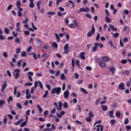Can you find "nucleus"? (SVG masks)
I'll list each match as a JSON object with an SVG mask.
<instances>
[{
  "mask_svg": "<svg viewBox=\"0 0 131 131\" xmlns=\"http://www.w3.org/2000/svg\"><path fill=\"white\" fill-rule=\"evenodd\" d=\"M16 7L18 10L17 15L18 17L21 18V17H22V12H23V8H21V1L18 0L16 2Z\"/></svg>",
  "mask_w": 131,
  "mask_h": 131,
  "instance_id": "1",
  "label": "nucleus"
},
{
  "mask_svg": "<svg viewBox=\"0 0 131 131\" xmlns=\"http://www.w3.org/2000/svg\"><path fill=\"white\" fill-rule=\"evenodd\" d=\"M61 91V87H55L52 89V90L51 92V94L52 95H54V94H56V95H60Z\"/></svg>",
  "mask_w": 131,
  "mask_h": 131,
  "instance_id": "2",
  "label": "nucleus"
},
{
  "mask_svg": "<svg viewBox=\"0 0 131 131\" xmlns=\"http://www.w3.org/2000/svg\"><path fill=\"white\" fill-rule=\"evenodd\" d=\"M20 73H21V71L20 69H17L14 70V72L13 73V76H15V79H17L19 78L20 76Z\"/></svg>",
  "mask_w": 131,
  "mask_h": 131,
  "instance_id": "3",
  "label": "nucleus"
},
{
  "mask_svg": "<svg viewBox=\"0 0 131 131\" xmlns=\"http://www.w3.org/2000/svg\"><path fill=\"white\" fill-rule=\"evenodd\" d=\"M96 31V29H95V26L94 24L92 25V31H89L87 34L88 37H92L93 34H95V32Z\"/></svg>",
  "mask_w": 131,
  "mask_h": 131,
  "instance_id": "4",
  "label": "nucleus"
},
{
  "mask_svg": "<svg viewBox=\"0 0 131 131\" xmlns=\"http://www.w3.org/2000/svg\"><path fill=\"white\" fill-rule=\"evenodd\" d=\"M8 86V84L7 83V80H5L2 84L1 88V92L2 93H4L5 92V90L7 89V87Z\"/></svg>",
  "mask_w": 131,
  "mask_h": 131,
  "instance_id": "5",
  "label": "nucleus"
},
{
  "mask_svg": "<svg viewBox=\"0 0 131 131\" xmlns=\"http://www.w3.org/2000/svg\"><path fill=\"white\" fill-rule=\"evenodd\" d=\"M79 12H85L86 13H89V12H90V8L88 6H86L85 8H80L79 9Z\"/></svg>",
  "mask_w": 131,
  "mask_h": 131,
  "instance_id": "6",
  "label": "nucleus"
},
{
  "mask_svg": "<svg viewBox=\"0 0 131 131\" xmlns=\"http://www.w3.org/2000/svg\"><path fill=\"white\" fill-rule=\"evenodd\" d=\"M69 47V44L66 43L64 46V54H67L68 55L69 54V50H68V47Z\"/></svg>",
  "mask_w": 131,
  "mask_h": 131,
  "instance_id": "7",
  "label": "nucleus"
},
{
  "mask_svg": "<svg viewBox=\"0 0 131 131\" xmlns=\"http://www.w3.org/2000/svg\"><path fill=\"white\" fill-rule=\"evenodd\" d=\"M125 85H124V83L122 82L120 83L119 85V89L121 90V91H125Z\"/></svg>",
  "mask_w": 131,
  "mask_h": 131,
  "instance_id": "8",
  "label": "nucleus"
},
{
  "mask_svg": "<svg viewBox=\"0 0 131 131\" xmlns=\"http://www.w3.org/2000/svg\"><path fill=\"white\" fill-rule=\"evenodd\" d=\"M27 73L28 74V78L29 80L33 81V79L31 76H33V72L29 71Z\"/></svg>",
  "mask_w": 131,
  "mask_h": 131,
  "instance_id": "9",
  "label": "nucleus"
},
{
  "mask_svg": "<svg viewBox=\"0 0 131 131\" xmlns=\"http://www.w3.org/2000/svg\"><path fill=\"white\" fill-rule=\"evenodd\" d=\"M63 96L64 99H68L69 97V91L66 90L63 93Z\"/></svg>",
  "mask_w": 131,
  "mask_h": 131,
  "instance_id": "10",
  "label": "nucleus"
},
{
  "mask_svg": "<svg viewBox=\"0 0 131 131\" xmlns=\"http://www.w3.org/2000/svg\"><path fill=\"white\" fill-rule=\"evenodd\" d=\"M29 2H30V4L29 5V7L31 9H32V8H34L35 6L34 3V0H30Z\"/></svg>",
  "mask_w": 131,
  "mask_h": 131,
  "instance_id": "11",
  "label": "nucleus"
},
{
  "mask_svg": "<svg viewBox=\"0 0 131 131\" xmlns=\"http://www.w3.org/2000/svg\"><path fill=\"white\" fill-rule=\"evenodd\" d=\"M110 71L113 74H114V73H115V71H116V68L114 67H111L110 68Z\"/></svg>",
  "mask_w": 131,
  "mask_h": 131,
  "instance_id": "12",
  "label": "nucleus"
},
{
  "mask_svg": "<svg viewBox=\"0 0 131 131\" xmlns=\"http://www.w3.org/2000/svg\"><path fill=\"white\" fill-rule=\"evenodd\" d=\"M109 113H110V115H109L110 117H112V118H115V116H114V115H113L114 114V110L110 111Z\"/></svg>",
  "mask_w": 131,
  "mask_h": 131,
  "instance_id": "13",
  "label": "nucleus"
},
{
  "mask_svg": "<svg viewBox=\"0 0 131 131\" xmlns=\"http://www.w3.org/2000/svg\"><path fill=\"white\" fill-rule=\"evenodd\" d=\"M102 60L103 62H105L106 63H107V62H109V57L107 56H104L103 57H102Z\"/></svg>",
  "mask_w": 131,
  "mask_h": 131,
  "instance_id": "14",
  "label": "nucleus"
},
{
  "mask_svg": "<svg viewBox=\"0 0 131 131\" xmlns=\"http://www.w3.org/2000/svg\"><path fill=\"white\" fill-rule=\"evenodd\" d=\"M5 104H6V100L2 99L0 101V107L2 109H3V106H4Z\"/></svg>",
  "mask_w": 131,
  "mask_h": 131,
  "instance_id": "15",
  "label": "nucleus"
},
{
  "mask_svg": "<svg viewBox=\"0 0 131 131\" xmlns=\"http://www.w3.org/2000/svg\"><path fill=\"white\" fill-rule=\"evenodd\" d=\"M85 53L84 52H81L80 55L81 59L82 60H85Z\"/></svg>",
  "mask_w": 131,
  "mask_h": 131,
  "instance_id": "16",
  "label": "nucleus"
},
{
  "mask_svg": "<svg viewBox=\"0 0 131 131\" xmlns=\"http://www.w3.org/2000/svg\"><path fill=\"white\" fill-rule=\"evenodd\" d=\"M123 75H126L127 76L129 74V71L127 70H124L122 72Z\"/></svg>",
  "mask_w": 131,
  "mask_h": 131,
  "instance_id": "17",
  "label": "nucleus"
},
{
  "mask_svg": "<svg viewBox=\"0 0 131 131\" xmlns=\"http://www.w3.org/2000/svg\"><path fill=\"white\" fill-rule=\"evenodd\" d=\"M0 40H5V37L3 36V30H2V29H0Z\"/></svg>",
  "mask_w": 131,
  "mask_h": 131,
  "instance_id": "18",
  "label": "nucleus"
},
{
  "mask_svg": "<svg viewBox=\"0 0 131 131\" xmlns=\"http://www.w3.org/2000/svg\"><path fill=\"white\" fill-rule=\"evenodd\" d=\"M59 107H57V110L58 111H61L62 110V106H63V104L61 102H58Z\"/></svg>",
  "mask_w": 131,
  "mask_h": 131,
  "instance_id": "19",
  "label": "nucleus"
},
{
  "mask_svg": "<svg viewBox=\"0 0 131 131\" xmlns=\"http://www.w3.org/2000/svg\"><path fill=\"white\" fill-rule=\"evenodd\" d=\"M37 107L38 108V110L39 113H42L43 110L42 109L41 106H40V105H39V104H38V105H37Z\"/></svg>",
  "mask_w": 131,
  "mask_h": 131,
  "instance_id": "20",
  "label": "nucleus"
},
{
  "mask_svg": "<svg viewBox=\"0 0 131 131\" xmlns=\"http://www.w3.org/2000/svg\"><path fill=\"white\" fill-rule=\"evenodd\" d=\"M101 107L103 111H107L108 110V106H107V105H101Z\"/></svg>",
  "mask_w": 131,
  "mask_h": 131,
  "instance_id": "21",
  "label": "nucleus"
},
{
  "mask_svg": "<svg viewBox=\"0 0 131 131\" xmlns=\"http://www.w3.org/2000/svg\"><path fill=\"white\" fill-rule=\"evenodd\" d=\"M80 90L81 91V92H82V93H83V94H85V95H88V94H89L88 91H86V90L84 89V88H81Z\"/></svg>",
  "mask_w": 131,
  "mask_h": 131,
  "instance_id": "22",
  "label": "nucleus"
},
{
  "mask_svg": "<svg viewBox=\"0 0 131 131\" xmlns=\"http://www.w3.org/2000/svg\"><path fill=\"white\" fill-rule=\"evenodd\" d=\"M94 116H95V115H94V114H93V112H92V111H90L89 113V117L90 118H93Z\"/></svg>",
  "mask_w": 131,
  "mask_h": 131,
  "instance_id": "23",
  "label": "nucleus"
},
{
  "mask_svg": "<svg viewBox=\"0 0 131 131\" xmlns=\"http://www.w3.org/2000/svg\"><path fill=\"white\" fill-rule=\"evenodd\" d=\"M99 65L100 67H101V68H103L104 67H105V66H106V64H105V63L103 62V61H100L99 63Z\"/></svg>",
  "mask_w": 131,
  "mask_h": 131,
  "instance_id": "24",
  "label": "nucleus"
},
{
  "mask_svg": "<svg viewBox=\"0 0 131 131\" xmlns=\"http://www.w3.org/2000/svg\"><path fill=\"white\" fill-rule=\"evenodd\" d=\"M75 64L76 65V66H77V67H80V61H79V60H76Z\"/></svg>",
  "mask_w": 131,
  "mask_h": 131,
  "instance_id": "25",
  "label": "nucleus"
},
{
  "mask_svg": "<svg viewBox=\"0 0 131 131\" xmlns=\"http://www.w3.org/2000/svg\"><path fill=\"white\" fill-rule=\"evenodd\" d=\"M23 122V119H20L16 122H15V125H19L20 124Z\"/></svg>",
  "mask_w": 131,
  "mask_h": 131,
  "instance_id": "26",
  "label": "nucleus"
},
{
  "mask_svg": "<svg viewBox=\"0 0 131 131\" xmlns=\"http://www.w3.org/2000/svg\"><path fill=\"white\" fill-rule=\"evenodd\" d=\"M110 27L111 28L113 31H117V28H114V26L110 25Z\"/></svg>",
  "mask_w": 131,
  "mask_h": 131,
  "instance_id": "27",
  "label": "nucleus"
},
{
  "mask_svg": "<svg viewBox=\"0 0 131 131\" xmlns=\"http://www.w3.org/2000/svg\"><path fill=\"white\" fill-rule=\"evenodd\" d=\"M109 45L112 48H114V49H116V46L113 45V42H112V40H110L109 41Z\"/></svg>",
  "mask_w": 131,
  "mask_h": 131,
  "instance_id": "28",
  "label": "nucleus"
},
{
  "mask_svg": "<svg viewBox=\"0 0 131 131\" xmlns=\"http://www.w3.org/2000/svg\"><path fill=\"white\" fill-rule=\"evenodd\" d=\"M95 46H98L99 48L104 47V45L101 43H95Z\"/></svg>",
  "mask_w": 131,
  "mask_h": 131,
  "instance_id": "29",
  "label": "nucleus"
},
{
  "mask_svg": "<svg viewBox=\"0 0 131 131\" xmlns=\"http://www.w3.org/2000/svg\"><path fill=\"white\" fill-rule=\"evenodd\" d=\"M11 101H13V97L10 96L7 99L8 104H11Z\"/></svg>",
  "mask_w": 131,
  "mask_h": 131,
  "instance_id": "30",
  "label": "nucleus"
},
{
  "mask_svg": "<svg viewBox=\"0 0 131 131\" xmlns=\"http://www.w3.org/2000/svg\"><path fill=\"white\" fill-rule=\"evenodd\" d=\"M115 115L118 118H120V117L121 116V114L120 113V112L118 111L116 113Z\"/></svg>",
  "mask_w": 131,
  "mask_h": 131,
  "instance_id": "31",
  "label": "nucleus"
},
{
  "mask_svg": "<svg viewBox=\"0 0 131 131\" xmlns=\"http://www.w3.org/2000/svg\"><path fill=\"white\" fill-rule=\"evenodd\" d=\"M31 55H33V57L34 58V60L36 61L37 60V56H36V54H35V53L31 52Z\"/></svg>",
  "mask_w": 131,
  "mask_h": 131,
  "instance_id": "32",
  "label": "nucleus"
},
{
  "mask_svg": "<svg viewBox=\"0 0 131 131\" xmlns=\"http://www.w3.org/2000/svg\"><path fill=\"white\" fill-rule=\"evenodd\" d=\"M21 57H26L27 56V54L25 51H22L20 53Z\"/></svg>",
  "mask_w": 131,
  "mask_h": 131,
  "instance_id": "33",
  "label": "nucleus"
},
{
  "mask_svg": "<svg viewBox=\"0 0 131 131\" xmlns=\"http://www.w3.org/2000/svg\"><path fill=\"white\" fill-rule=\"evenodd\" d=\"M113 37L114 38H118L119 37V33H115Z\"/></svg>",
  "mask_w": 131,
  "mask_h": 131,
  "instance_id": "34",
  "label": "nucleus"
},
{
  "mask_svg": "<svg viewBox=\"0 0 131 131\" xmlns=\"http://www.w3.org/2000/svg\"><path fill=\"white\" fill-rule=\"evenodd\" d=\"M105 21L107 23H110V22H111V19H110V18H109L108 16H106L105 17Z\"/></svg>",
  "mask_w": 131,
  "mask_h": 131,
  "instance_id": "35",
  "label": "nucleus"
},
{
  "mask_svg": "<svg viewBox=\"0 0 131 131\" xmlns=\"http://www.w3.org/2000/svg\"><path fill=\"white\" fill-rule=\"evenodd\" d=\"M47 15H52V16H53L54 15H56V12L53 11L48 12L47 13Z\"/></svg>",
  "mask_w": 131,
  "mask_h": 131,
  "instance_id": "36",
  "label": "nucleus"
},
{
  "mask_svg": "<svg viewBox=\"0 0 131 131\" xmlns=\"http://www.w3.org/2000/svg\"><path fill=\"white\" fill-rule=\"evenodd\" d=\"M55 37L57 39V42H60V37H59V35L57 33H55Z\"/></svg>",
  "mask_w": 131,
  "mask_h": 131,
  "instance_id": "37",
  "label": "nucleus"
},
{
  "mask_svg": "<svg viewBox=\"0 0 131 131\" xmlns=\"http://www.w3.org/2000/svg\"><path fill=\"white\" fill-rule=\"evenodd\" d=\"M49 94V91L46 90L45 94L43 95V98H47L48 95Z\"/></svg>",
  "mask_w": 131,
  "mask_h": 131,
  "instance_id": "38",
  "label": "nucleus"
},
{
  "mask_svg": "<svg viewBox=\"0 0 131 131\" xmlns=\"http://www.w3.org/2000/svg\"><path fill=\"white\" fill-rule=\"evenodd\" d=\"M72 67H75V59H74V58H73L72 59Z\"/></svg>",
  "mask_w": 131,
  "mask_h": 131,
  "instance_id": "39",
  "label": "nucleus"
},
{
  "mask_svg": "<svg viewBox=\"0 0 131 131\" xmlns=\"http://www.w3.org/2000/svg\"><path fill=\"white\" fill-rule=\"evenodd\" d=\"M16 54H20L21 53V48H19L16 49L15 50Z\"/></svg>",
  "mask_w": 131,
  "mask_h": 131,
  "instance_id": "40",
  "label": "nucleus"
},
{
  "mask_svg": "<svg viewBox=\"0 0 131 131\" xmlns=\"http://www.w3.org/2000/svg\"><path fill=\"white\" fill-rule=\"evenodd\" d=\"M111 123L112 125H114V124L116 123V120H115V119H112L111 120Z\"/></svg>",
  "mask_w": 131,
  "mask_h": 131,
  "instance_id": "41",
  "label": "nucleus"
},
{
  "mask_svg": "<svg viewBox=\"0 0 131 131\" xmlns=\"http://www.w3.org/2000/svg\"><path fill=\"white\" fill-rule=\"evenodd\" d=\"M38 82L40 86V88L41 89H43V85H42V83H41V82L39 80L38 81Z\"/></svg>",
  "mask_w": 131,
  "mask_h": 131,
  "instance_id": "42",
  "label": "nucleus"
},
{
  "mask_svg": "<svg viewBox=\"0 0 131 131\" xmlns=\"http://www.w3.org/2000/svg\"><path fill=\"white\" fill-rule=\"evenodd\" d=\"M63 107L65 109H67V108H68V103L66 102H65L63 104Z\"/></svg>",
  "mask_w": 131,
  "mask_h": 131,
  "instance_id": "43",
  "label": "nucleus"
},
{
  "mask_svg": "<svg viewBox=\"0 0 131 131\" xmlns=\"http://www.w3.org/2000/svg\"><path fill=\"white\" fill-rule=\"evenodd\" d=\"M60 78L61 80H64V79H65V75L64 74V73L61 74Z\"/></svg>",
  "mask_w": 131,
  "mask_h": 131,
  "instance_id": "44",
  "label": "nucleus"
},
{
  "mask_svg": "<svg viewBox=\"0 0 131 131\" xmlns=\"http://www.w3.org/2000/svg\"><path fill=\"white\" fill-rule=\"evenodd\" d=\"M26 124H27V122L24 121L20 124V127H23V126H25V125H26Z\"/></svg>",
  "mask_w": 131,
  "mask_h": 131,
  "instance_id": "45",
  "label": "nucleus"
},
{
  "mask_svg": "<svg viewBox=\"0 0 131 131\" xmlns=\"http://www.w3.org/2000/svg\"><path fill=\"white\" fill-rule=\"evenodd\" d=\"M5 32L6 33V34H9L10 33V30L8 28H6L5 29Z\"/></svg>",
  "mask_w": 131,
  "mask_h": 131,
  "instance_id": "46",
  "label": "nucleus"
},
{
  "mask_svg": "<svg viewBox=\"0 0 131 131\" xmlns=\"http://www.w3.org/2000/svg\"><path fill=\"white\" fill-rule=\"evenodd\" d=\"M121 63L122 64H126V63H127V60H126V59H122L121 61Z\"/></svg>",
  "mask_w": 131,
  "mask_h": 131,
  "instance_id": "47",
  "label": "nucleus"
},
{
  "mask_svg": "<svg viewBox=\"0 0 131 131\" xmlns=\"http://www.w3.org/2000/svg\"><path fill=\"white\" fill-rule=\"evenodd\" d=\"M53 48H55V49H57L58 48V43L56 42H53Z\"/></svg>",
  "mask_w": 131,
  "mask_h": 131,
  "instance_id": "48",
  "label": "nucleus"
},
{
  "mask_svg": "<svg viewBox=\"0 0 131 131\" xmlns=\"http://www.w3.org/2000/svg\"><path fill=\"white\" fill-rule=\"evenodd\" d=\"M20 41V39H19V38L18 37H16L14 40V42H16V43H19Z\"/></svg>",
  "mask_w": 131,
  "mask_h": 131,
  "instance_id": "49",
  "label": "nucleus"
},
{
  "mask_svg": "<svg viewBox=\"0 0 131 131\" xmlns=\"http://www.w3.org/2000/svg\"><path fill=\"white\" fill-rule=\"evenodd\" d=\"M16 106L19 109H22V105L21 104H20V103H16Z\"/></svg>",
  "mask_w": 131,
  "mask_h": 131,
  "instance_id": "50",
  "label": "nucleus"
},
{
  "mask_svg": "<svg viewBox=\"0 0 131 131\" xmlns=\"http://www.w3.org/2000/svg\"><path fill=\"white\" fill-rule=\"evenodd\" d=\"M21 63H22V59L19 60L17 62V65L18 67H20L21 66Z\"/></svg>",
  "mask_w": 131,
  "mask_h": 131,
  "instance_id": "51",
  "label": "nucleus"
},
{
  "mask_svg": "<svg viewBox=\"0 0 131 131\" xmlns=\"http://www.w3.org/2000/svg\"><path fill=\"white\" fill-rule=\"evenodd\" d=\"M98 123H99V124L102 123V121H101V120H99L96 121V122L94 123V126H95V125H96V124H98Z\"/></svg>",
  "mask_w": 131,
  "mask_h": 131,
  "instance_id": "52",
  "label": "nucleus"
},
{
  "mask_svg": "<svg viewBox=\"0 0 131 131\" xmlns=\"http://www.w3.org/2000/svg\"><path fill=\"white\" fill-rule=\"evenodd\" d=\"M29 21V19L27 18H26L25 19H24L23 21V23H24V24H26V23H28V22Z\"/></svg>",
  "mask_w": 131,
  "mask_h": 131,
  "instance_id": "53",
  "label": "nucleus"
},
{
  "mask_svg": "<svg viewBox=\"0 0 131 131\" xmlns=\"http://www.w3.org/2000/svg\"><path fill=\"white\" fill-rule=\"evenodd\" d=\"M129 122V120H128V118H126L124 120V124H127Z\"/></svg>",
  "mask_w": 131,
  "mask_h": 131,
  "instance_id": "54",
  "label": "nucleus"
},
{
  "mask_svg": "<svg viewBox=\"0 0 131 131\" xmlns=\"http://www.w3.org/2000/svg\"><path fill=\"white\" fill-rule=\"evenodd\" d=\"M100 101H101V98H98L95 102L96 105H98L99 103H100Z\"/></svg>",
  "mask_w": 131,
  "mask_h": 131,
  "instance_id": "55",
  "label": "nucleus"
},
{
  "mask_svg": "<svg viewBox=\"0 0 131 131\" xmlns=\"http://www.w3.org/2000/svg\"><path fill=\"white\" fill-rule=\"evenodd\" d=\"M69 27H70V28H72V29L75 28V25L73 24H70L69 25Z\"/></svg>",
  "mask_w": 131,
  "mask_h": 131,
  "instance_id": "56",
  "label": "nucleus"
},
{
  "mask_svg": "<svg viewBox=\"0 0 131 131\" xmlns=\"http://www.w3.org/2000/svg\"><path fill=\"white\" fill-rule=\"evenodd\" d=\"M12 34L14 37H17V36H18V33H16L15 31L12 32Z\"/></svg>",
  "mask_w": 131,
  "mask_h": 131,
  "instance_id": "57",
  "label": "nucleus"
},
{
  "mask_svg": "<svg viewBox=\"0 0 131 131\" xmlns=\"http://www.w3.org/2000/svg\"><path fill=\"white\" fill-rule=\"evenodd\" d=\"M40 4V1H39L37 3V8L38 10H40V6H39Z\"/></svg>",
  "mask_w": 131,
  "mask_h": 131,
  "instance_id": "58",
  "label": "nucleus"
},
{
  "mask_svg": "<svg viewBox=\"0 0 131 131\" xmlns=\"http://www.w3.org/2000/svg\"><path fill=\"white\" fill-rule=\"evenodd\" d=\"M37 85H38V82H37V80H36L35 81V83H34V89L35 90V89H36V88H37Z\"/></svg>",
  "mask_w": 131,
  "mask_h": 131,
  "instance_id": "59",
  "label": "nucleus"
},
{
  "mask_svg": "<svg viewBox=\"0 0 131 131\" xmlns=\"http://www.w3.org/2000/svg\"><path fill=\"white\" fill-rule=\"evenodd\" d=\"M86 121H87L88 122H91V121H92V118H90V117H86Z\"/></svg>",
  "mask_w": 131,
  "mask_h": 131,
  "instance_id": "60",
  "label": "nucleus"
},
{
  "mask_svg": "<svg viewBox=\"0 0 131 131\" xmlns=\"http://www.w3.org/2000/svg\"><path fill=\"white\" fill-rule=\"evenodd\" d=\"M97 49H98V46L97 45H95L93 49V52H96Z\"/></svg>",
  "mask_w": 131,
  "mask_h": 131,
  "instance_id": "61",
  "label": "nucleus"
},
{
  "mask_svg": "<svg viewBox=\"0 0 131 131\" xmlns=\"http://www.w3.org/2000/svg\"><path fill=\"white\" fill-rule=\"evenodd\" d=\"M126 85L127 88L130 86V81H127L126 83Z\"/></svg>",
  "mask_w": 131,
  "mask_h": 131,
  "instance_id": "62",
  "label": "nucleus"
},
{
  "mask_svg": "<svg viewBox=\"0 0 131 131\" xmlns=\"http://www.w3.org/2000/svg\"><path fill=\"white\" fill-rule=\"evenodd\" d=\"M123 42H128V38H127V37H125L123 39Z\"/></svg>",
  "mask_w": 131,
  "mask_h": 131,
  "instance_id": "63",
  "label": "nucleus"
},
{
  "mask_svg": "<svg viewBox=\"0 0 131 131\" xmlns=\"http://www.w3.org/2000/svg\"><path fill=\"white\" fill-rule=\"evenodd\" d=\"M32 83L31 82H27L25 84V85H28L29 86H31V85H32Z\"/></svg>",
  "mask_w": 131,
  "mask_h": 131,
  "instance_id": "64",
  "label": "nucleus"
}]
</instances>
